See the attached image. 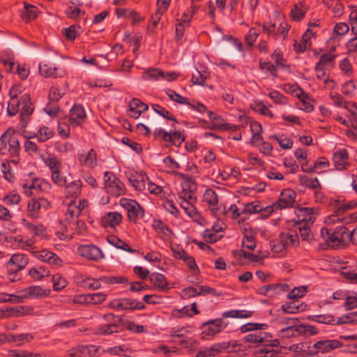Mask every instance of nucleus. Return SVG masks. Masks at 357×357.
<instances>
[{"label": "nucleus", "mask_w": 357, "mask_h": 357, "mask_svg": "<svg viewBox=\"0 0 357 357\" xmlns=\"http://www.w3.org/2000/svg\"><path fill=\"white\" fill-rule=\"evenodd\" d=\"M9 116H13L20 112V128H24L30 120L31 115L34 111L33 104L31 101L29 93L22 94L20 98L10 100L7 108Z\"/></svg>", "instance_id": "nucleus-1"}, {"label": "nucleus", "mask_w": 357, "mask_h": 357, "mask_svg": "<svg viewBox=\"0 0 357 357\" xmlns=\"http://www.w3.org/2000/svg\"><path fill=\"white\" fill-rule=\"evenodd\" d=\"M267 328L268 325L266 324L248 323L243 325L240 330L242 333L255 331V332L245 335L243 337V340L245 342L255 344V347H260L262 344H270L268 340L269 338H272V335L270 333L259 331L261 330H265Z\"/></svg>", "instance_id": "nucleus-2"}, {"label": "nucleus", "mask_w": 357, "mask_h": 357, "mask_svg": "<svg viewBox=\"0 0 357 357\" xmlns=\"http://www.w3.org/2000/svg\"><path fill=\"white\" fill-rule=\"evenodd\" d=\"M349 231H350L344 226L337 227L335 230L322 228L321 230V236L328 246L335 248L349 243Z\"/></svg>", "instance_id": "nucleus-3"}, {"label": "nucleus", "mask_w": 357, "mask_h": 357, "mask_svg": "<svg viewBox=\"0 0 357 357\" xmlns=\"http://www.w3.org/2000/svg\"><path fill=\"white\" fill-rule=\"evenodd\" d=\"M153 136L156 139L161 137L165 142H169L176 146H180L185 141V136L183 131L174 130L167 132L163 129H156L153 132Z\"/></svg>", "instance_id": "nucleus-4"}, {"label": "nucleus", "mask_w": 357, "mask_h": 357, "mask_svg": "<svg viewBox=\"0 0 357 357\" xmlns=\"http://www.w3.org/2000/svg\"><path fill=\"white\" fill-rule=\"evenodd\" d=\"M204 199L215 217L218 218L220 214L225 215L227 213L225 206H216L218 203V198L217 193L213 190L206 189L204 194Z\"/></svg>", "instance_id": "nucleus-5"}, {"label": "nucleus", "mask_w": 357, "mask_h": 357, "mask_svg": "<svg viewBox=\"0 0 357 357\" xmlns=\"http://www.w3.org/2000/svg\"><path fill=\"white\" fill-rule=\"evenodd\" d=\"M20 295L15 296L17 303H21L24 298H43L50 294V290L43 289L40 286H31L20 291Z\"/></svg>", "instance_id": "nucleus-6"}, {"label": "nucleus", "mask_w": 357, "mask_h": 357, "mask_svg": "<svg viewBox=\"0 0 357 357\" xmlns=\"http://www.w3.org/2000/svg\"><path fill=\"white\" fill-rule=\"evenodd\" d=\"M109 307L115 310H143L145 308V305L142 302H139L136 300L127 298L117 299L112 301L109 303Z\"/></svg>", "instance_id": "nucleus-7"}, {"label": "nucleus", "mask_w": 357, "mask_h": 357, "mask_svg": "<svg viewBox=\"0 0 357 357\" xmlns=\"http://www.w3.org/2000/svg\"><path fill=\"white\" fill-rule=\"evenodd\" d=\"M29 263L28 257L24 254H14L7 262L8 273L11 275L24 269Z\"/></svg>", "instance_id": "nucleus-8"}, {"label": "nucleus", "mask_w": 357, "mask_h": 357, "mask_svg": "<svg viewBox=\"0 0 357 357\" xmlns=\"http://www.w3.org/2000/svg\"><path fill=\"white\" fill-rule=\"evenodd\" d=\"M296 196V192L291 189H284L282 190L280 198L276 203H275L271 207L284 209L287 208L292 207Z\"/></svg>", "instance_id": "nucleus-9"}, {"label": "nucleus", "mask_w": 357, "mask_h": 357, "mask_svg": "<svg viewBox=\"0 0 357 357\" xmlns=\"http://www.w3.org/2000/svg\"><path fill=\"white\" fill-rule=\"evenodd\" d=\"M77 252L82 257L94 261H98L104 257L100 248L93 245H82L78 247Z\"/></svg>", "instance_id": "nucleus-10"}, {"label": "nucleus", "mask_w": 357, "mask_h": 357, "mask_svg": "<svg viewBox=\"0 0 357 357\" xmlns=\"http://www.w3.org/2000/svg\"><path fill=\"white\" fill-rule=\"evenodd\" d=\"M222 319H211L204 323L201 327L202 338H207L208 336H213L220 333L222 329Z\"/></svg>", "instance_id": "nucleus-11"}, {"label": "nucleus", "mask_w": 357, "mask_h": 357, "mask_svg": "<svg viewBox=\"0 0 357 357\" xmlns=\"http://www.w3.org/2000/svg\"><path fill=\"white\" fill-rule=\"evenodd\" d=\"M289 290L287 283H275L261 286L258 288L257 293L263 296L273 297L275 294Z\"/></svg>", "instance_id": "nucleus-12"}, {"label": "nucleus", "mask_w": 357, "mask_h": 357, "mask_svg": "<svg viewBox=\"0 0 357 357\" xmlns=\"http://www.w3.org/2000/svg\"><path fill=\"white\" fill-rule=\"evenodd\" d=\"M268 340L271 344H262L261 347H263L257 350L256 354L259 356L258 357H276L280 353V349H274L280 345L279 340L269 338Z\"/></svg>", "instance_id": "nucleus-13"}, {"label": "nucleus", "mask_w": 357, "mask_h": 357, "mask_svg": "<svg viewBox=\"0 0 357 357\" xmlns=\"http://www.w3.org/2000/svg\"><path fill=\"white\" fill-rule=\"evenodd\" d=\"M22 188L24 189V192L27 196H31L33 195L32 190H47L51 188V185L47 181L40 179V178H34L31 183H24L22 184Z\"/></svg>", "instance_id": "nucleus-14"}, {"label": "nucleus", "mask_w": 357, "mask_h": 357, "mask_svg": "<svg viewBox=\"0 0 357 357\" xmlns=\"http://www.w3.org/2000/svg\"><path fill=\"white\" fill-rule=\"evenodd\" d=\"M342 343L337 340H324L317 342L313 344L314 353H328L342 347Z\"/></svg>", "instance_id": "nucleus-15"}, {"label": "nucleus", "mask_w": 357, "mask_h": 357, "mask_svg": "<svg viewBox=\"0 0 357 357\" xmlns=\"http://www.w3.org/2000/svg\"><path fill=\"white\" fill-rule=\"evenodd\" d=\"M335 206L336 207L335 211H334V215L328 217L327 221L335 222V218H339L340 215L346 213L347 211L355 208L357 206V202L356 201H349L347 203H341L340 199H337L335 201Z\"/></svg>", "instance_id": "nucleus-16"}, {"label": "nucleus", "mask_w": 357, "mask_h": 357, "mask_svg": "<svg viewBox=\"0 0 357 357\" xmlns=\"http://www.w3.org/2000/svg\"><path fill=\"white\" fill-rule=\"evenodd\" d=\"M349 154L345 149H342L333 153V161L334 166L337 170H344L349 166Z\"/></svg>", "instance_id": "nucleus-17"}, {"label": "nucleus", "mask_w": 357, "mask_h": 357, "mask_svg": "<svg viewBox=\"0 0 357 357\" xmlns=\"http://www.w3.org/2000/svg\"><path fill=\"white\" fill-rule=\"evenodd\" d=\"M8 132V152L12 157H17L20 152V135L15 133L13 130H7Z\"/></svg>", "instance_id": "nucleus-18"}, {"label": "nucleus", "mask_w": 357, "mask_h": 357, "mask_svg": "<svg viewBox=\"0 0 357 357\" xmlns=\"http://www.w3.org/2000/svg\"><path fill=\"white\" fill-rule=\"evenodd\" d=\"M149 106L138 98H132L129 102V116L134 119L139 117L142 113L148 110Z\"/></svg>", "instance_id": "nucleus-19"}, {"label": "nucleus", "mask_w": 357, "mask_h": 357, "mask_svg": "<svg viewBox=\"0 0 357 357\" xmlns=\"http://www.w3.org/2000/svg\"><path fill=\"white\" fill-rule=\"evenodd\" d=\"M283 331L296 332L298 334L303 335H312L318 333L315 326L309 324H301L297 326L290 325L285 328Z\"/></svg>", "instance_id": "nucleus-20"}, {"label": "nucleus", "mask_w": 357, "mask_h": 357, "mask_svg": "<svg viewBox=\"0 0 357 357\" xmlns=\"http://www.w3.org/2000/svg\"><path fill=\"white\" fill-rule=\"evenodd\" d=\"M122 221V216L118 212H109L101 218V225L107 228H114L119 225Z\"/></svg>", "instance_id": "nucleus-21"}, {"label": "nucleus", "mask_w": 357, "mask_h": 357, "mask_svg": "<svg viewBox=\"0 0 357 357\" xmlns=\"http://www.w3.org/2000/svg\"><path fill=\"white\" fill-rule=\"evenodd\" d=\"M294 225L298 230L301 238L303 241H310L313 237V234L307 227V222L305 218L294 221Z\"/></svg>", "instance_id": "nucleus-22"}, {"label": "nucleus", "mask_w": 357, "mask_h": 357, "mask_svg": "<svg viewBox=\"0 0 357 357\" xmlns=\"http://www.w3.org/2000/svg\"><path fill=\"white\" fill-rule=\"evenodd\" d=\"M39 72L41 75L49 77H62L64 72L54 66L52 63H45L39 66Z\"/></svg>", "instance_id": "nucleus-23"}, {"label": "nucleus", "mask_w": 357, "mask_h": 357, "mask_svg": "<svg viewBox=\"0 0 357 357\" xmlns=\"http://www.w3.org/2000/svg\"><path fill=\"white\" fill-rule=\"evenodd\" d=\"M272 207L267 206L266 208L261 207L258 203L250 202L244 205L241 211L242 215L252 214L261 212H267L266 216L269 215L273 212Z\"/></svg>", "instance_id": "nucleus-24"}, {"label": "nucleus", "mask_w": 357, "mask_h": 357, "mask_svg": "<svg viewBox=\"0 0 357 357\" xmlns=\"http://www.w3.org/2000/svg\"><path fill=\"white\" fill-rule=\"evenodd\" d=\"M33 254L37 259L50 264L57 265L61 262L59 257L50 251L42 250L40 252H33Z\"/></svg>", "instance_id": "nucleus-25"}, {"label": "nucleus", "mask_w": 357, "mask_h": 357, "mask_svg": "<svg viewBox=\"0 0 357 357\" xmlns=\"http://www.w3.org/2000/svg\"><path fill=\"white\" fill-rule=\"evenodd\" d=\"M149 280L153 284L155 289L162 291H166L169 289L168 282L164 275L159 273H153L149 276Z\"/></svg>", "instance_id": "nucleus-26"}, {"label": "nucleus", "mask_w": 357, "mask_h": 357, "mask_svg": "<svg viewBox=\"0 0 357 357\" xmlns=\"http://www.w3.org/2000/svg\"><path fill=\"white\" fill-rule=\"evenodd\" d=\"M54 134V130L52 128L47 126H42L36 133L26 136V138H36L39 142L42 143L53 137Z\"/></svg>", "instance_id": "nucleus-27"}, {"label": "nucleus", "mask_w": 357, "mask_h": 357, "mask_svg": "<svg viewBox=\"0 0 357 357\" xmlns=\"http://www.w3.org/2000/svg\"><path fill=\"white\" fill-rule=\"evenodd\" d=\"M149 178L146 174L144 172H141L136 176H132L129 178V182L131 185L139 191H143L146 188V184L149 181Z\"/></svg>", "instance_id": "nucleus-28"}, {"label": "nucleus", "mask_w": 357, "mask_h": 357, "mask_svg": "<svg viewBox=\"0 0 357 357\" xmlns=\"http://www.w3.org/2000/svg\"><path fill=\"white\" fill-rule=\"evenodd\" d=\"M65 194L67 197H77L81 193L82 182L78 179L67 183L64 185Z\"/></svg>", "instance_id": "nucleus-29"}, {"label": "nucleus", "mask_w": 357, "mask_h": 357, "mask_svg": "<svg viewBox=\"0 0 357 357\" xmlns=\"http://www.w3.org/2000/svg\"><path fill=\"white\" fill-rule=\"evenodd\" d=\"M86 118V112L82 106L75 105L70 111V121L76 125H79Z\"/></svg>", "instance_id": "nucleus-30"}, {"label": "nucleus", "mask_w": 357, "mask_h": 357, "mask_svg": "<svg viewBox=\"0 0 357 357\" xmlns=\"http://www.w3.org/2000/svg\"><path fill=\"white\" fill-rule=\"evenodd\" d=\"M110 176L114 181L106 188L107 192L114 197L124 194L126 191L124 184L115 175H110Z\"/></svg>", "instance_id": "nucleus-31"}, {"label": "nucleus", "mask_w": 357, "mask_h": 357, "mask_svg": "<svg viewBox=\"0 0 357 357\" xmlns=\"http://www.w3.org/2000/svg\"><path fill=\"white\" fill-rule=\"evenodd\" d=\"M0 63H1L7 73H13L15 72V63L14 62L13 55L9 52L0 54Z\"/></svg>", "instance_id": "nucleus-32"}, {"label": "nucleus", "mask_w": 357, "mask_h": 357, "mask_svg": "<svg viewBox=\"0 0 357 357\" xmlns=\"http://www.w3.org/2000/svg\"><path fill=\"white\" fill-rule=\"evenodd\" d=\"M79 160L81 165H86L89 167H94L97 165L96 153L91 149L87 154H80Z\"/></svg>", "instance_id": "nucleus-33"}, {"label": "nucleus", "mask_w": 357, "mask_h": 357, "mask_svg": "<svg viewBox=\"0 0 357 357\" xmlns=\"http://www.w3.org/2000/svg\"><path fill=\"white\" fill-rule=\"evenodd\" d=\"M41 158L45 165L50 168L51 173L53 172V171L61 169V162L54 155L48 154L47 156H42Z\"/></svg>", "instance_id": "nucleus-34"}, {"label": "nucleus", "mask_w": 357, "mask_h": 357, "mask_svg": "<svg viewBox=\"0 0 357 357\" xmlns=\"http://www.w3.org/2000/svg\"><path fill=\"white\" fill-rule=\"evenodd\" d=\"M23 225L29 230L30 233L34 236L45 237L47 236L45 227L39 223L37 225L27 222L25 219L22 220Z\"/></svg>", "instance_id": "nucleus-35"}, {"label": "nucleus", "mask_w": 357, "mask_h": 357, "mask_svg": "<svg viewBox=\"0 0 357 357\" xmlns=\"http://www.w3.org/2000/svg\"><path fill=\"white\" fill-rule=\"evenodd\" d=\"M307 319L319 324L335 325V317L330 314L309 315Z\"/></svg>", "instance_id": "nucleus-36"}, {"label": "nucleus", "mask_w": 357, "mask_h": 357, "mask_svg": "<svg viewBox=\"0 0 357 357\" xmlns=\"http://www.w3.org/2000/svg\"><path fill=\"white\" fill-rule=\"evenodd\" d=\"M107 240L109 243L114 245V247L126 250L130 253L135 252V250L132 248H131L128 243H126L125 241H122L121 239L119 238L116 236L112 235L108 236L107 237Z\"/></svg>", "instance_id": "nucleus-37"}, {"label": "nucleus", "mask_w": 357, "mask_h": 357, "mask_svg": "<svg viewBox=\"0 0 357 357\" xmlns=\"http://www.w3.org/2000/svg\"><path fill=\"white\" fill-rule=\"evenodd\" d=\"M144 217V208L138 202L134 203V205L128 212V218L130 222H135L138 218Z\"/></svg>", "instance_id": "nucleus-38"}, {"label": "nucleus", "mask_w": 357, "mask_h": 357, "mask_svg": "<svg viewBox=\"0 0 357 357\" xmlns=\"http://www.w3.org/2000/svg\"><path fill=\"white\" fill-rule=\"evenodd\" d=\"M296 96L301 100V106L299 107L301 109L306 112H311L314 110V106L311 103V100L308 93L303 91V94H296Z\"/></svg>", "instance_id": "nucleus-39"}, {"label": "nucleus", "mask_w": 357, "mask_h": 357, "mask_svg": "<svg viewBox=\"0 0 357 357\" xmlns=\"http://www.w3.org/2000/svg\"><path fill=\"white\" fill-rule=\"evenodd\" d=\"M121 330H122V327L121 326H117L116 324H105L104 325L100 326L97 329L96 334L102 335H111L114 333H119Z\"/></svg>", "instance_id": "nucleus-40"}, {"label": "nucleus", "mask_w": 357, "mask_h": 357, "mask_svg": "<svg viewBox=\"0 0 357 357\" xmlns=\"http://www.w3.org/2000/svg\"><path fill=\"white\" fill-rule=\"evenodd\" d=\"M38 15L36 7L33 5L24 3V9L22 12L21 16L25 22H30L35 19Z\"/></svg>", "instance_id": "nucleus-41"}, {"label": "nucleus", "mask_w": 357, "mask_h": 357, "mask_svg": "<svg viewBox=\"0 0 357 357\" xmlns=\"http://www.w3.org/2000/svg\"><path fill=\"white\" fill-rule=\"evenodd\" d=\"M82 298L88 304H98L104 301L106 298V294L104 293H94L83 295Z\"/></svg>", "instance_id": "nucleus-42"}, {"label": "nucleus", "mask_w": 357, "mask_h": 357, "mask_svg": "<svg viewBox=\"0 0 357 357\" xmlns=\"http://www.w3.org/2000/svg\"><path fill=\"white\" fill-rule=\"evenodd\" d=\"M153 228L158 233H161L165 236H170L172 231L169 227L160 220H154L152 225Z\"/></svg>", "instance_id": "nucleus-43"}, {"label": "nucleus", "mask_w": 357, "mask_h": 357, "mask_svg": "<svg viewBox=\"0 0 357 357\" xmlns=\"http://www.w3.org/2000/svg\"><path fill=\"white\" fill-rule=\"evenodd\" d=\"M181 206L188 215L197 220L199 218V214L197 208L188 200L182 201Z\"/></svg>", "instance_id": "nucleus-44"}, {"label": "nucleus", "mask_w": 357, "mask_h": 357, "mask_svg": "<svg viewBox=\"0 0 357 357\" xmlns=\"http://www.w3.org/2000/svg\"><path fill=\"white\" fill-rule=\"evenodd\" d=\"M305 305L303 304L298 305L295 301L284 303L282 305L281 309L285 313L295 314L298 311H303Z\"/></svg>", "instance_id": "nucleus-45"}, {"label": "nucleus", "mask_w": 357, "mask_h": 357, "mask_svg": "<svg viewBox=\"0 0 357 357\" xmlns=\"http://www.w3.org/2000/svg\"><path fill=\"white\" fill-rule=\"evenodd\" d=\"M151 107H152L153 109L155 111V112H156L157 114H158L163 118L172 121L174 123H178V121L175 118V116H173L168 110H167L163 107H162L158 104H153L151 105Z\"/></svg>", "instance_id": "nucleus-46"}, {"label": "nucleus", "mask_w": 357, "mask_h": 357, "mask_svg": "<svg viewBox=\"0 0 357 357\" xmlns=\"http://www.w3.org/2000/svg\"><path fill=\"white\" fill-rule=\"evenodd\" d=\"M221 230L222 227L216 228V226H213L211 230L206 229L204 231L203 237L208 243H214L221 237L217 234V232Z\"/></svg>", "instance_id": "nucleus-47"}, {"label": "nucleus", "mask_w": 357, "mask_h": 357, "mask_svg": "<svg viewBox=\"0 0 357 357\" xmlns=\"http://www.w3.org/2000/svg\"><path fill=\"white\" fill-rule=\"evenodd\" d=\"M252 315L251 312H248L245 310H232L229 311H226L222 314V317L224 318H248Z\"/></svg>", "instance_id": "nucleus-48"}, {"label": "nucleus", "mask_w": 357, "mask_h": 357, "mask_svg": "<svg viewBox=\"0 0 357 357\" xmlns=\"http://www.w3.org/2000/svg\"><path fill=\"white\" fill-rule=\"evenodd\" d=\"M1 172L3 174V178L8 182H13L15 176L11 170V167L9 161H4L1 164Z\"/></svg>", "instance_id": "nucleus-49"}, {"label": "nucleus", "mask_w": 357, "mask_h": 357, "mask_svg": "<svg viewBox=\"0 0 357 357\" xmlns=\"http://www.w3.org/2000/svg\"><path fill=\"white\" fill-rule=\"evenodd\" d=\"M40 208V204L38 200L31 199L27 206L28 215L32 218H38V211Z\"/></svg>", "instance_id": "nucleus-50"}, {"label": "nucleus", "mask_w": 357, "mask_h": 357, "mask_svg": "<svg viewBox=\"0 0 357 357\" xmlns=\"http://www.w3.org/2000/svg\"><path fill=\"white\" fill-rule=\"evenodd\" d=\"M52 280L54 291H61L67 286L68 282L66 280L59 274L54 275Z\"/></svg>", "instance_id": "nucleus-51"}, {"label": "nucleus", "mask_w": 357, "mask_h": 357, "mask_svg": "<svg viewBox=\"0 0 357 357\" xmlns=\"http://www.w3.org/2000/svg\"><path fill=\"white\" fill-rule=\"evenodd\" d=\"M172 342L177 343L184 349H195L197 346V341L191 337H183V339L178 342L173 340Z\"/></svg>", "instance_id": "nucleus-52"}, {"label": "nucleus", "mask_w": 357, "mask_h": 357, "mask_svg": "<svg viewBox=\"0 0 357 357\" xmlns=\"http://www.w3.org/2000/svg\"><path fill=\"white\" fill-rule=\"evenodd\" d=\"M314 70L316 72L317 77L320 80H323L325 84H327L329 82H333V80L330 79L329 75L326 74V68L324 66L316 64Z\"/></svg>", "instance_id": "nucleus-53"}, {"label": "nucleus", "mask_w": 357, "mask_h": 357, "mask_svg": "<svg viewBox=\"0 0 357 357\" xmlns=\"http://www.w3.org/2000/svg\"><path fill=\"white\" fill-rule=\"evenodd\" d=\"M102 282L110 284H122L128 282V279L122 276H103L100 278Z\"/></svg>", "instance_id": "nucleus-54"}, {"label": "nucleus", "mask_w": 357, "mask_h": 357, "mask_svg": "<svg viewBox=\"0 0 357 357\" xmlns=\"http://www.w3.org/2000/svg\"><path fill=\"white\" fill-rule=\"evenodd\" d=\"M33 338V335L31 334H18V335H7L8 342H30Z\"/></svg>", "instance_id": "nucleus-55"}, {"label": "nucleus", "mask_w": 357, "mask_h": 357, "mask_svg": "<svg viewBox=\"0 0 357 357\" xmlns=\"http://www.w3.org/2000/svg\"><path fill=\"white\" fill-rule=\"evenodd\" d=\"M166 93L169 97V98L174 102L184 105L190 104V102L188 101V98L183 97L174 90L168 89L167 90Z\"/></svg>", "instance_id": "nucleus-56"}, {"label": "nucleus", "mask_w": 357, "mask_h": 357, "mask_svg": "<svg viewBox=\"0 0 357 357\" xmlns=\"http://www.w3.org/2000/svg\"><path fill=\"white\" fill-rule=\"evenodd\" d=\"M163 71L159 70L157 68H150L144 72L142 77L144 79H158L161 77Z\"/></svg>", "instance_id": "nucleus-57"}, {"label": "nucleus", "mask_w": 357, "mask_h": 357, "mask_svg": "<svg viewBox=\"0 0 357 357\" xmlns=\"http://www.w3.org/2000/svg\"><path fill=\"white\" fill-rule=\"evenodd\" d=\"M51 178L53 183L58 186L61 187L66 184V178L61 174V170L53 171L51 173Z\"/></svg>", "instance_id": "nucleus-58"}, {"label": "nucleus", "mask_w": 357, "mask_h": 357, "mask_svg": "<svg viewBox=\"0 0 357 357\" xmlns=\"http://www.w3.org/2000/svg\"><path fill=\"white\" fill-rule=\"evenodd\" d=\"M298 238V236H294L289 233H281L280 236V242L285 247L287 248L289 245H293L296 239Z\"/></svg>", "instance_id": "nucleus-59"}, {"label": "nucleus", "mask_w": 357, "mask_h": 357, "mask_svg": "<svg viewBox=\"0 0 357 357\" xmlns=\"http://www.w3.org/2000/svg\"><path fill=\"white\" fill-rule=\"evenodd\" d=\"M230 347L229 342H222L220 343H216L211 347L212 354H214V357L222 353L223 351L229 349Z\"/></svg>", "instance_id": "nucleus-60"}, {"label": "nucleus", "mask_w": 357, "mask_h": 357, "mask_svg": "<svg viewBox=\"0 0 357 357\" xmlns=\"http://www.w3.org/2000/svg\"><path fill=\"white\" fill-rule=\"evenodd\" d=\"M103 319L106 321L107 324H116L121 326L123 324V319L122 316L115 315L112 313L104 314Z\"/></svg>", "instance_id": "nucleus-61"}, {"label": "nucleus", "mask_w": 357, "mask_h": 357, "mask_svg": "<svg viewBox=\"0 0 357 357\" xmlns=\"http://www.w3.org/2000/svg\"><path fill=\"white\" fill-rule=\"evenodd\" d=\"M276 104L287 105L288 104L287 98L277 91H272L268 95Z\"/></svg>", "instance_id": "nucleus-62"}, {"label": "nucleus", "mask_w": 357, "mask_h": 357, "mask_svg": "<svg viewBox=\"0 0 357 357\" xmlns=\"http://www.w3.org/2000/svg\"><path fill=\"white\" fill-rule=\"evenodd\" d=\"M6 311V312H10L12 313H15L16 316H21L31 313L33 311V307L30 306H20L16 308H7Z\"/></svg>", "instance_id": "nucleus-63"}, {"label": "nucleus", "mask_w": 357, "mask_h": 357, "mask_svg": "<svg viewBox=\"0 0 357 357\" xmlns=\"http://www.w3.org/2000/svg\"><path fill=\"white\" fill-rule=\"evenodd\" d=\"M189 183L190 182L185 183V187H183L182 191L179 193V198H181L182 201H189L194 199V194L193 192L190 189V185H189ZM195 199H196V197H195Z\"/></svg>", "instance_id": "nucleus-64"}]
</instances>
